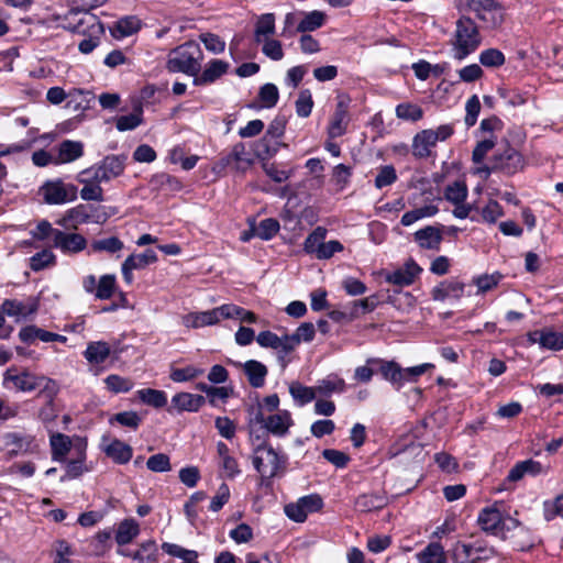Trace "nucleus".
Here are the masks:
<instances>
[{
    "label": "nucleus",
    "instance_id": "f257e3e1",
    "mask_svg": "<svg viewBox=\"0 0 563 563\" xmlns=\"http://www.w3.org/2000/svg\"><path fill=\"white\" fill-rule=\"evenodd\" d=\"M2 385L7 389H14L16 391L31 393L38 390V397L55 398L58 394V384L44 375H36L27 369L21 372L16 367L11 366L7 368L3 374Z\"/></svg>",
    "mask_w": 563,
    "mask_h": 563
},
{
    "label": "nucleus",
    "instance_id": "f03ea898",
    "mask_svg": "<svg viewBox=\"0 0 563 563\" xmlns=\"http://www.w3.org/2000/svg\"><path fill=\"white\" fill-rule=\"evenodd\" d=\"M250 435L253 445V466L260 473L262 483L268 485L272 478L284 471L286 457L279 455L265 438L255 435L252 431Z\"/></svg>",
    "mask_w": 563,
    "mask_h": 563
},
{
    "label": "nucleus",
    "instance_id": "7ed1b4c3",
    "mask_svg": "<svg viewBox=\"0 0 563 563\" xmlns=\"http://www.w3.org/2000/svg\"><path fill=\"white\" fill-rule=\"evenodd\" d=\"M201 58L202 52L200 46L196 42L189 41L169 52L166 68L170 73H184L189 76H196L201 69Z\"/></svg>",
    "mask_w": 563,
    "mask_h": 563
},
{
    "label": "nucleus",
    "instance_id": "20e7f679",
    "mask_svg": "<svg viewBox=\"0 0 563 563\" xmlns=\"http://www.w3.org/2000/svg\"><path fill=\"white\" fill-rule=\"evenodd\" d=\"M481 26L473 18L463 15L456 21L453 41L454 58L462 60L481 45Z\"/></svg>",
    "mask_w": 563,
    "mask_h": 563
},
{
    "label": "nucleus",
    "instance_id": "39448f33",
    "mask_svg": "<svg viewBox=\"0 0 563 563\" xmlns=\"http://www.w3.org/2000/svg\"><path fill=\"white\" fill-rule=\"evenodd\" d=\"M453 563H483L497 555L496 549L484 539L456 541L450 550Z\"/></svg>",
    "mask_w": 563,
    "mask_h": 563
},
{
    "label": "nucleus",
    "instance_id": "423d86ee",
    "mask_svg": "<svg viewBox=\"0 0 563 563\" xmlns=\"http://www.w3.org/2000/svg\"><path fill=\"white\" fill-rule=\"evenodd\" d=\"M466 8L483 30H496L505 21V9L498 0H466Z\"/></svg>",
    "mask_w": 563,
    "mask_h": 563
},
{
    "label": "nucleus",
    "instance_id": "0eeeda50",
    "mask_svg": "<svg viewBox=\"0 0 563 563\" xmlns=\"http://www.w3.org/2000/svg\"><path fill=\"white\" fill-rule=\"evenodd\" d=\"M86 27L90 30L91 34H101L103 33V25L98 20L95 14H90L88 10H84V16L78 20L75 25V30L78 33H85ZM100 43L99 36L90 35L87 38H84L78 44V49L82 54L91 53Z\"/></svg>",
    "mask_w": 563,
    "mask_h": 563
},
{
    "label": "nucleus",
    "instance_id": "6e6552de",
    "mask_svg": "<svg viewBox=\"0 0 563 563\" xmlns=\"http://www.w3.org/2000/svg\"><path fill=\"white\" fill-rule=\"evenodd\" d=\"M323 507V500L318 494L300 497L296 503L287 504L284 508L286 516L295 522H303L307 516L319 511Z\"/></svg>",
    "mask_w": 563,
    "mask_h": 563
},
{
    "label": "nucleus",
    "instance_id": "1a4fd4ad",
    "mask_svg": "<svg viewBox=\"0 0 563 563\" xmlns=\"http://www.w3.org/2000/svg\"><path fill=\"white\" fill-rule=\"evenodd\" d=\"M41 191L44 200L49 205H63L73 201L77 197V189L73 185H65L62 180L45 183Z\"/></svg>",
    "mask_w": 563,
    "mask_h": 563
},
{
    "label": "nucleus",
    "instance_id": "9d476101",
    "mask_svg": "<svg viewBox=\"0 0 563 563\" xmlns=\"http://www.w3.org/2000/svg\"><path fill=\"white\" fill-rule=\"evenodd\" d=\"M521 154L507 144L506 148L501 153H496L494 155L492 167H484L481 170H484L487 175L497 169L504 170L507 174H512L521 166Z\"/></svg>",
    "mask_w": 563,
    "mask_h": 563
},
{
    "label": "nucleus",
    "instance_id": "9b49d317",
    "mask_svg": "<svg viewBox=\"0 0 563 563\" xmlns=\"http://www.w3.org/2000/svg\"><path fill=\"white\" fill-rule=\"evenodd\" d=\"M53 246L64 254H77L86 249L87 240L79 233L56 230L54 231Z\"/></svg>",
    "mask_w": 563,
    "mask_h": 563
},
{
    "label": "nucleus",
    "instance_id": "f8f14e48",
    "mask_svg": "<svg viewBox=\"0 0 563 563\" xmlns=\"http://www.w3.org/2000/svg\"><path fill=\"white\" fill-rule=\"evenodd\" d=\"M230 308H224V305L213 308L211 310L201 312H191L183 318V324L187 328H201L206 325L217 324L221 319H224V314H229Z\"/></svg>",
    "mask_w": 563,
    "mask_h": 563
},
{
    "label": "nucleus",
    "instance_id": "ddd939ff",
    "mask_svg": "<svg viewBox=\"0 0 563 563\" xmlns=\"http://www.w3.org/2000/svg\"><path fill=\"white\" fill-rule=\"evenodd\" d=\"M34 439V435L30 433L11 431L2 434L0 441L2 442L3 450H7L8 454L12 457L29 452Z\"/></svg>",
    "mask_w": 563,
    "mask_h": 563
},
{
    "label": "nucleus",
    "instance_id": "4468645a",
    "mask_svg": "<svg viewBox=\"0 0 563 563\" xmlns=\"http://www.w3.org/2000/svg\"><path fill=\"white\" fill-rule=\"evenodd\" d=\"M479 528L492 536L498 537L503 528V514L497 508V504L483 508L477 516Z\"/></svg>",
    "mask_w": 563,
    "mask_h": 563
},
{
    "label": "nucleus",
    "instance_id": "2eb2a0df",
    "mask_svg": "<svg viewBox=\"0 0 563 563\" xmlns=\"http://www.w3.org/2000/svg\"><path fill=\"white\" fill-rule=\"evenodd\" d=\"M531 344L538 343L542 349L560 351L563 349V333L551 329L534 330L528 333Z\"/></svg>",
    "mask_w": 563,
    "mask_h": 563
},
{
    "label": "nucleus",
    "instance_id": "dca6fc26",
    "mask_svg": "<svg viewBox=\"0 0 563 563\" xmlns=\"http://www.w3.org/2000/svg\"><path fill=\"white\" fill-rule=\"evenodd\" d=\"M349 104L350 99L347 97L342 96L338 98L335 111L328 128V133L331 139L340 137L345 133Z\"/></svg>",
    "mask_w": 563,
    "mask_h": 563
},
{
    "label": "nucleus",
    "instance_id": "f3484780",
    "mask_svg": "<svg viewBox=\"0 0 563 563\" xmlns=\"http://www.w3.org/2000/svg\"><path fill=\"white\" fill-rule=\"evenodd\" d=\"M205 402L203 396L183 391L173 396L172 405L167 408V411L173 413L174 409H176L178 412H197Z\"/></svg>",
    "mask_w": 563,
    "mask_h": 563
},
{
    "label": "nucleus",
    "instance_id": "a211bd4d",
    "mask_svg": "<svg viewBox=\"0 0 563 563\" xmlns=\"http://www.w3.org/2000/svg\"><path fill=\"white\" fill-rule=\"evenodd\" d=\"M294 424V420L288 410H278L276 413L269 415L265 420L264 433H271L275 437H285L289 428Z\"/></svg>",
    "mask_w": 563,
    "mask_h": 563
},
{
    "label": "nucleus",
    "instance_id": "6ab92c4d",
    "mask_svg": "<svg viewBox=\"0 0 563 563\" xmlns=\"http://www.w3.org/2000/svg\"><path fill=\"white\" fill-rule=\"evenodd\" d=\"M421 272L422 268L410 258L405 263L402 268L388 274L386 282L399 287L410 286Z\"/></svg>",
    "mask_w": 563,
    "mask_h": 563
},
{
    "label": "nucleus",
    "instance_id": "aec40b11",
    "mask_svg": "<svg viewBox=\"0 0 563 563\" xmlns=\"http://www.w3.org/2000/svg\"><path fill=\"white\" fill-rule=\"evenodd\" d=\"M464 289L465 284L459 279H446L432 288L431 297L435 301H444L451 298L459 300L463 296Z\"/></svg>",
    "mask_w": 563,
    "mask_h": 563
},
{
    "label": "nucleus",
    "instance_id": "412c9836",
    "mask_svg": "<svg viewBox=\"0 0 563 563\" xmlns=\"http://www.w3.org/2000/svg\"><path fill=\"white\" fill-rule=\"evenodd\" d=\"M367 363L378 364L383 378L388 380L397 390L404 386L405 374L398 363L384 360H368Z\"/></svg>",
    "mask_w": 563,
    "mask_h": 563
},
{
    "label": "nucleus",
    "instance_id": "4be33fe9",
    "mask_svg": "<svg viewBox=\"0 0 563 563\" xmlns=\"http://www.w3.org/2000/svg\"><path fill=\"white\" fill-rule=\"evenodd\" d=\"M230 65L228 62L222 59H212L205 67L203 71L199 76H195L194 84L196 86H203L214 82L222 75H224Z\"/></svg>",
    "mask_w": 563,
    "mask_h": 563
},
{
    "label": "nucleus",
    "instance_id": "5701e85b",
    "mask_svg": "<svg viewBox=\"0 0 563 563\" xmlns=\"http://www.w3.org/2000/svg\"><path fill=\"white\" fill-rule=\"evenodd\" d=\"M84 155V144L80 141L65 140L57 146L55 165L71 163Z\"/></svg>",
    "mask_w": 563,
    "mask_h": 563
},
{
    "label": "nucleus",
    "instance_id": "b1692460",
    "mask_svg": "<svg viewBox=\"0 0 563 563\" xmlns=\"http://www.w3.org/2000/svg\"><path fill=\"white\" fill-rule=\"evenodd\" d=\"M435 144L437 143L433 137V130H422L412 139V155L418 159L427 158L431 155V148L434 147Z\"/></svg>",
    "mask_w": 563,
    "mask_h": 563
},
{
    "label": "nucleus",
    "instance_id": "393cba45",
    "mask_svg": "<svg viewBox=\"0 0 563 563\" xmlns=\"http://www.w3.org/2000/svg\"><path fill=\"white\" fill-rule=\"evenodd\" d=\"M543 473V466L540 462L532 459L520 461L516 463L509 471L506 481L518 482L526 475L537 476Z\"/></svg>",
    "mask_w": 563,
    "mask_h": 563
},
{
    "label": "nucleus",
    "instance_id": "a878e982",
    "mask_svg": "<svg viewBox=\"0 0 563 563\" xmlns=\"http://www.w3.org/2000/svg\"><path fill=\"white\" fill-rule=\"evenodd\" d=\"M37 308L38 305L35 300L25 303L16 299H4L1 303L3 314L9 317H27L36 312Z\"/></svg>",
    "mask_w": 563,
    "mask_h": 563
},
{
    "label": "nucleus",
    "instance_id": "bb28decb",
    "mask_svg": "<svg viewBox=\"0 0 563 563\" xmlns=\"http://www.w3.org/2000/svg\"><path fill=\"white\" fill-rule=\"evenodd\" d=\"M387 505V497L384 493H366L360 495L354 503L357 511L369 512L379 510Z\"/></svg>",
    "mask_w": 563,
    "mask_h": 563
},
{
    "label": "nucleus",
    "instance_id": "cd10ccee",
    "mask_svg": "<svg viewBox=\"0 0 563 563\" xmlns=\"http://www.w3.org/2000/svg\"><path fill=\"white\" fill-rule=\"evenodd\" d=\"M52 460L59 463L66 462V456L71 449V440L64 433H53L49 437Z\"/></svg>",
    "mask_w": 563,
    "mask_h": 563
},
{
    "label": "nucleus",
    "instance_id": "c85d7f7f",
    "mask_svg": "<svg viewBox=\"0 0 563 563\" xmlns=\"http://www.w3.org/2000/svg\"><path fill=\"white\" fill-rule=\"evenodd\" d=\"M243 371L252 387L261 388L264 386L268 369L263 363L255 360L246 361L243 364Z\"/></svg>",
    "mask_w": 563,
    "mask_h": 563
},
{
    "label": "nucleus",
    "instance_id": "c756f323",
    "mask_svg": "<svg viewBox=\"0 0 563 563\" xmlns=\"http://www.w3.org/2000/svg\"><path fill=\"white\" fill-rule=\"evenodd\" d=\"M103 452L117 464H126L133 455L132 446L118 439L104 446Z\"/></svg>",
    "mask_w": 563,
    "mask_h": 563
},
{
    "label": "nucleus",
    "instance_id": "7c9ffc66",
    "mask_svg": "<svg viewBox=\"0 0 563 563\" xmlns=\"http://www.w3.org/2000/svg\"><path fill=\"white\" fill-rule=\"evenodd\" d=\"M142 27V22L134 15H128L119 19L111 27V34L113 37L120 40L131 36L139 32Z\"/></svg>",
    "mask_w": 563,
    "mask_h": 563
},
{
    "label": "nucleus",
    "instance_id": "2f4dec72",
    "mask_svg": "<svg viewBox=\"0 0 563 563\" xmlns=\"http://www.w3.org/2000/svg\"><path fill=\"white\" fill-rule=\"evenodd\" d=\"M317 394L322 397H330L332 394H342L346 390V384L343 378L336 374H330L318 380L316 385Z\"/></svg>",
    "mask_w": 563,
    "mask_h": 563
},
{
    "label": "nucleus",
    "instance_id": "473e14b6",
    "mask_svg": "<svg viewBox=\"0 0 563 563\" xmlns=\"http://www.w3.org/2000/svg\"><path fill=\"white\" fill-rule=\"evenodd\" d=\"M415 240L422 249L439 250L440 243L442 241V234L438 228L428 225L415 233Z\"/></svg>",
    "mask_w": 563,
    "mask_h": 563
},
{
    "label": "nucleus",
    "instance_id": "72a5a7b5",
    "mask_svg": "<svg viewBox=\"0 0 563 563\" xmlns=\"http://www.w3.org/2000/svg\"><path fill=\"white\" fill-rule=\"evenodd\" d=\"M288 389H289L290 396L294 399V402L298 407L306 406L307 404L314 400V398L317 396L316 386L314 387L305 386L298 380L291 382L288 386Z\"/></svg>",
    "mask_w": 563,
    "mask_h": 563
},
{
    "label": "nucleus",
    "instance_id": "f704fd0d",
    "mask_svg": "<svg viewBox=\"0 0 563 563\" xmlns=\"http://www.w3.org/2000/svg\"><path fill=\"white\" fill-rule=\"evenodd\" d=\"M140 533V526L134 519H124L115 532V542L122 547L132 542Z\"/></svg>",
    "mask_w": 563,
    "mask_h": 563
},
{
    "label": "nucleus",
    "instance_id": "c9c22d12",
    "mask_svg": "<svg viewBox=\"0 0 563 563\" xmlns=\"http://www.w3.org/2000/svg\"><path fill=\"white\" fill-rule=\"evenodd\" d=\"M111 354V349L107 342L97 341L90 342L87 345L84 355L86 360L91 364L103 363Z\"/></svg>",
    "mask_w": 563,
    "mask_h": 563
},
{
    "label": "nucleus",
    "instance_id": "e433bc0d",
    "mask_svg": "<svg viewBox=\"0 0 563 563\" xmlns=\"http://www.w3.org/2000/svg\"><path fill=\"white\" fill-rule=\"evenodd\" d=\"M125 158L118 155H108L99 164L102 173L106 174L107 180L119 177L124 172Z\"/></svg>",
    "mask_w": 563,
    "mask_h": 563
},
{
    "label": "nucleus",
    "instance_id": "4c0bfd02",
    "mask_svg": "<svg viewBox=\"0 0 563 563\" xmlns=\"http://www.w3.org/2000/svg\"><path fill=\"white\" fill-rule=\"evenodd\" d=\"M137 398L145 405L163 408L167 405V395L163 390L144 388L136 391Z\"/></svg>",
    "mask_w": 563,
    "mask_h": 563
},
{
    "label": "nucleus",
    "instance_id": "58836bf2",
    "mask_svg": "<svg viewBox=\"0 0 563 563\" xmlns=\"http://www.w3.org/2000/svg\"><path fill=\"white\" fill-rule=\"evenodd\" d=\"M445 559L444 549L439 542L429 543L420 553H418V560L420 563H444Z\"/></svg>",
    "mask_w": 563,
    "mask_h": 563
},
{
    "label": "nucleus",
    "instance_id": "ea45409f",
    "mask_svg": "<svg viewBox=\"0 0 563 563\" xmlns=\"http://www.w3.org/2000/svg\"><path fill=\"white\" fill-rule=\"evenodd\" d=\"M275 33V15L273 13L262 14L255 25L254 40L261 43L263 37H268Z\"/></svg>",
    "mask_w": 563,
    "mask_h": 563
},
{
    "label": "nucleus",
    "instance_id": "a19ab883",
    "mask_svg": "<svg viewBox=\"0 0 563 563\" xmlns=\"http://www.w3.org/2000/svg\"><path fill=\"white\" fill-rule=\"evenodd\" d=\"M439 212V208L434 205H427L421 208L413 209L411 211H407L402 214L400 223L404 227H409L423 218H430L435 216Z\"/></svg>",
    "mask_w": 563,
    "mask_h": 563
},
{
    "label": "nucleus",
    "instance_id": "79ce46f5",
    "mask_svg": "<svg viewBox=\"0 0 563 563\" xmlns=\"http://www.w3.org/2000/svg\"><path fill=\"white\" fill-rule=\"evenodd\" d=\"M327 229L322 227H317L305 240L303 242V251L307 254H313L317 257L321 245L325 239Z\"/></svg>",
    "mask_w": 563,
    "mask_h": 563
},
{
    "label": "nucleus",
    "instance_id": "37998d69",
    "mask_svg": "<svg viewBox=\"0 0 563 563\" xmlns=\"http://www.w3.org/2000/svg\"><path fill=\"white\" fill-rule=\"evenodd\" d=\"M85 461L86 454L84 452H80L77 459L68 461L66 463V473L60 477V482L78 478L84 473L88 472Z\"/></svg>",
    "mask_w": 563,
    "mask_h": 563
},
{
    "label": "nucleus",
    "instance_id": "c03bdc74",
    "mask_svg": "<svg viewBox=\"0 0 563 563\" xmlns=\"http://www.w3.org/2000/svg\"><path fill=\"white\" fill-rule=\"evenodd\" d=\"M279 222L274 218L262 220L257 227L254 228L253 235L264 241L272 240L279 231Z\"/></svg>",
    "mask_w": 563,
    "mask_h": 563
},
{
    "label": "nucleus",
    "instance_id": "a18cd8bd",
    "mask_svg": "<svg viewBox=\"0 0 563 563\" xmlns=\"http://www.w3.org/2000/svg\"><path fill=\"white\" fill-rule=\"evenodd\" d=\"M325 14L321 11H311L305 15L297 26V31L300 33L312 32L321 27L324 23Z\"/></svg>",
    "mask_w": 563,
    "mask_h": 563
},
{
    "label": "nucleus",
    "instance_id": "49530a36",
    "mask_svg": "<svg viewBox=\"0 0 563 563\" xmlns=\"http://www.w3.org/2000/svg\"><path fill=\"white\" fill-rule=\"evenodd\" d=\"M467 186L464 181H454L444 190V198L453 205L462 203L467 198Z\"/></svg>",
    "mask_w": 563,
    "mask_h": 563
},
{
    "label": "nucleus",
    "instance_id": "de8ad7c7",
    "mask_svg": "<svg viewBox=\"0 0 563 563\" xmlns=\"http://www.w3.org/2000/svg\"><path fill=\"white\" fill-rule=\"evenodd\" d=\"M396 115L405 121L417 122L422 119L423 110L417 104L404 102L396 107Z\"/></svg>",
    "mask_w": 563,
    "mask_h": 563
},
{
    "label": "nucleus",
    "instance_id": "09e8293b",
    "mask_svg": "<svg viewBox=\"0 0 563 563\" xmlns=\"http://www.w3.org/2000/svg\"><path fill=\"white\" fill-rule=\"evenodd\" d=\"M258 99L263 108H274L279 99V91L276 85L267 82L260 88Z\"/></svg>",
    "mask_w": 563,
    "mask_h": 563
},
{
    "label": "nucleus",
    "instance_id": "8fccbe9b",
    "mask_svg": "<svg viewBox=\"0 0 563 563\" xmlns=\"http://www.w3.org/2000/svg\"><path fill=\"white\" fill-rule=\"evenodd\" d=\"M115 284L117 280L114 275L101 276L97 285L95 297L100 300L110 299L114 294Z\"/></svg>",
    "mask_w": 563,
    "mask_h": 563
},
{
    "label": "nucleus",
    "instance_id": "3c124183",
    "mask_svg": "<svg viewBox=\"0 0 563 563\" xmlns=\"http://www.w3.org/2000/svg\"><path fill=\"white\" fill-rule=\"evenodd\" d=\"M125 261L134 269H143L150 264L155 263L157 261V255L154 250L147 249L141 254H131L125 258Z\"/></svg>",
    "mask_w": 563,
    "mask_h": 563
},
{
    "label": "nucleus",
    "instance_id": "603ef678",
    "mask_svg": "<svg viewBox=\"0 0 563 563\" xmlns=\"http://www.w3.org/2000/svg\"><path fill=\"white\" fill-rule=\"evenodd\" d=\"M296 113L300 118H308L313 108V99L309 89H302L295 102Z\"/></svg>",
    "mask_w": 563,
    "mask_h": 563
},
{
    "label": "nucleus",
    "instance_id": "864d4df0",
    "mask_svg": "<svg viewBox=\"0 0 563 563\" xmlns=\"http://www.w3.org/2000/svg\"><path fill=\"white\" fill-rule=\"evenodd\" d=\"M123 242L117 238L111 236L102 240H95L91 244L92 252H108V253H117L123 249Z\"/></svg>",
    "mask_w": 563,
    "mask_h": 563
},
{
    "label": "nucleus",
    "instance_id": "5fc2aeb1",
    "mask_svg": "<svg viewBox=\"0 0 563 563\" xmlns=\"http://www.w3.org/2000/svg\"><path fill=\"white\" fill-rule=\"evenodd\" d=\"M203 373L205 371L202 368L189 365L183 368H172L169 377L175 383H184L192 380L201 376Z\"/></svg>",
    "mask_w": 563,
    "mask_h": 563
},
{
    "label": "nucleus",
    "instance_id": "6e6d98bb",
    "mask_svg": "<svg viewBox=\"0 0 563 563\" xmlns=\"http://www.w3.org/2000/svg\"><path fill=\"white\" fill-rule=\"evenodd\" d=\"M397 173L393 165H384L378 168L374 185L377 189L393 185L397 180Z\"/></svg>",
    "mask_w": 563,
    "mask_h": 563
},
{
    "label": "nucleus",
    "instance_id": "4d7b16f0",
    "mask_svg": "<svg viewBox=\"0 0 563 563\" xmlns=\"http://www.w3.org/2000/svg\"><path fill=\"white\" fill-rule=\"evenodd\" d=\"M107 388L114 393H128L133 388V382L130 378L112 374L104 379Z\"/></svg>",
    "mask_w": 563,
    "mask_h": 563
},
{
    "label": "nucleus",
    "instance_id": "13d9d810",
    "mask_svg": "<svg viewBox=\"0 0 563 563\" xmlns=\"http://www.w3.org/2000/svg\"><path fill=\"white\" fill-rule=\"evenodd\" d=\"M479 63L485 67H499L505 64V55L497 48H488L481 52Z\"/></svg>",
    "mask_w": 563,
    "mask_h": 563
},
{
    "label": "nucleus",
    "instance_id": "bf43d9fd",
    "mask_svg": "<svg viewBox=\"0 0 563 563\" xmlns=\"http://www.w3.org/2000/svg\"><path fill=\"white\" fill-rule=\"evenodd\" d=\"M141 421V417L135 411L118 412L110 419V423L117 422L133 430L139 428Z\"/></svg>",
    "mask_w": 563,
    "mask_h": 563
},
{
    "label": "nucleus",
    "instance_id": "052dcab7",
    "mask_svg": "<svg viewBox=\"0 0 563 563\" xmlns=\"http://www.w3.org/2000/svg\"><path fill=\"white\" fill-rule=\"evenodd\" d=\"M142 123V110L139 112L121 115L115 120V128L120 132L131 131L137 128Z\"/></svg>",
    "mask_w": 563,
    "mask_h": 563
},
{
    "label": "nucleus",
    "instance_id": "680f3d73",
    "mask_svg": "<svg viewBox=\"0 0 563 563\" xmlns=\"http://www.w3.org/2000/svg\"><path fill=\"white\" fill-rule=\"evenodd\" d=\"M79 183H95L100 185L101 183H108L107 176L104 173H102V169L100 168L99 164H96L89 168L84 169L79 174L78 178Z\"/></svg>",
    "mask_w": 563,
    "mask_h": 563
},
{
    "label": "nucleus",
    "instance_id": "e2e57ef3",
    "mask_svg": "<svg viewBox=\"0 0 563 563\" xmlns=\"http://www.w3.org/2000/svg\"><path fill=\"white\" fill-rule=\"evenodd\" d=\"M55 262V255L48 251L43 250L41 252L35 253L30 258V267L34 272H38L47 267L48 265L53 264Z\"/></svg>",
    "mask_w": 563,
    "mask_h": 563
},
{
    "label": "nucleus",
    "instance_id": "0e129e2a",
    "mask_svg": "<svg viewBox=\"0 0 563 563\" xmlns=\"http://www.w3.org/2000/svg\"><path fill=\"white\" fill-rule=\"evenodd\" d=\"M162 550L172 556L183 559L184 562H186L188 560H196L198 556L196 551L187 550L178 544L169 543V542H164L162 544Z\"/></svg>",
    "mask_w": 563,
    "mask_h": 563
},
{
    "label": "nucleus",
    "instance_id": "69168bd1",
    "mask_svg": "<svg viewBox=\"0 0 563 563\" xmlns=\"http://www.w3.org/2000/svg\"><path fill=\"white\" fill-rule=\"evenodd\" d=\"M146 466L155 473L168 472L172 468L169 456L164 453L151 455L147 459Z\"/></svg>",
    "mask_w": 563,
    "mask_h": 563
},
{
    "label": "nucleus",
    "instance_id": "338daca9",
    "mask_svg": "<svg viewBox=\"0 0 563 563\" xmlns=\"http://www.w3.org/2000/svg\"><path fill=\"white\" fill-rule=\"evenodd\" d=\"M278 141L272 140L269 136L264 135L256 145V156L260 158H268L274 156L278 151Z\"/></svg>",
    "mask_w": 563,
    "mask_h": 563
},
{
    "label": "nucleus",
    "instance_id": "774afa93",
    "mask_svg": "<svg viewBox=\"0 0 563 563\" xmlns=\"http://www.w3.org/2000/svg\"><path fill=\"white\" fill-rule=\"evenodd\" d=\"M142 558V563H155L158 558V547L154 540H146L135 550Z\"/></svg>",
    "mask_w": 563,
    "mask_h": 563
}]
</instances>
